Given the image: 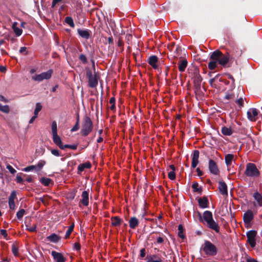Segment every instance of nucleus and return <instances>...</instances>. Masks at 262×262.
I'll return each instance as SVG.
<instances>
[{
    "mask_svg": "<svg viewBox=\"0 0 262 262\" xmlns=\"http://www.w3.org/2000/svg\"><path fill=\"white\" fill-rule=\"evenodd\" d=\"M210 59L216 60L218 64L224 68H229L231 66L233 61L231 60L227 52L224 54L219 50L213 52L209 57Z\"/></svg>",
    "mask_w": 262,
    "mask_h": 262,
    "instance_id": "1",
    "label": "nucleus"
},
{
    "mask_svg": "<svg viewBox=\"0 0 262 262\" xmlns=\"http://www.w3.org/2000/svg\"><path fill=\"white\" fill-rule=\"evenodd\" d=\"M198 214L200 222H202L203 219L206 222L209 228L214 230L216 233H219L220 226L218 223L213 220V215L211 211L208 210L204 211L203 216L200 212L198 211Z\"/></svg>",
    "mask_w": 262,
    "mask_h": 262,
    "instance_id": "2",
    "label": "nucleus"
},
{
    "mask_svg": "<svg viewBox=\"0 0 262 262\" xmlns=\"http://www.w3.org/2000/svg\"><path fill=\"white\" fill-rule=\"evenodd\" d=\"M202 249L205 254L209 256H215L217 253L216 247L211 242L207 240L204 241Z\"/></svg>",
    "mask_w": 262,
    "mask_h": 262,
    "instance_id": "3",
    "label": "nucleus"
},
{
    "mask_svg": "<svg viewBox=\"0 0 262 262\" xmlns=\"http://www.w3.org/2000/svg\"><path fill=\"white\" fill-rule=\"evenodd\" d=\"M192 79L193 80L194 90L195 93L201 91V84L202 81V78L200 74L199 69H194L193 72L191 74Z\"/></svg>",
    "mask_w": 262,
    "mask_h": 262,
    "instance_id": "4",
    "label": "nucleus"
},
{
    "mask_svg": "<svg viewBox=\"0 0 262 262\" xmlns=\"http://www.w3.org/2000/svg\"><path fill=\"white\" fill-rule=\"evenodd\" d=\"M93 128V123L90 117L85 116L83 119L82 128L80 134L82 136H87L92 131Z\"/></svg>",
    "mask_w": 262,
    "mask_h": 262,
    "instance_id": "5",
    "label": "nucleus"
},
{
    "mask_svg": "<svg viewBox=\"0 0 262 262\" xmlns=\"http://www.w3.org/2000/svg\"><path fill=\"white\" fill-rule=\"evenodd\" d=\"M245 174L247 177H257L259 176L260 172L255 164L249 163L246 165Z\"/></svg>",
    "mask_w": 262,
    "mask_h": 262,
    "instance_id": "6",
    "label": "nucleus"
},
{
    "mask_svg": "<svg viewBox=\"0 0 262 262\" xmlns=\"http://www.w3.org/2000/svg\"><path fill=\"white\" fill-rule=\"evenodd\" d=\"M86 75L89 79V86L92 88L96 87L98 85V80L99 78V76L97 75V73L95 72L93 75L92 71L88 70L86 71Z\"/></svg>",
    "mask_w": 262,
    "mask_h": 262,
    "instance_id": "7",
    "label": "nucleus"
},
{
    "mask_svg": "<svg viewBox=\"0 0 262 262\" xmlns=\"http://www.w3.org/2000/svg\"><path fill=\"white\" fill-rule=\"evenodd\" d=\"M52 74L53 70H49L40 74L33 75L31 78L34 81L40 82L45 79H49L51 77Z\"/></svg>",
    "mask_w": 262,
    "mask_h": 262,
    "instance_id": "8",
    "label": "nucleus"
},
{
    "mask_svg": "<svg viewBox=\"0 0 262 262\" xmlns=\"http://www.w3.org/2000/svg\"><path fill=\"white\" fill-rule=\"evenodd\" d=\"M257 232L256 230H250L246 233L247 237V243L249 244L252 248H254L256 246V236Z\"/></svg>",
    "mask_w": 262,
    "mask_h": 262,
    "instance_id": "9",
    "label": "nucleus"
},
{
    "mask_svg": "<svg viewBox=\"0 0 262 262\" xmlns=\"http://www.w3.org/2000/svg\"><path fill=\"white\" fill-rule=\"evenodd\" d=\"M208 169L210 172L214 175H219L220 173L216 163L212 159L209 160Z\"/></svg>",
    "mask_w": 262,
    "mask_h": 262,
    "instance_id": "10",
    "label": "nucleus"
},
{
    "mask_svg": "<svg viewBox=\"0 0 262 262\" xmlns=\"http://www.w3.org/2000/svg\"><path fill=\"white\" fill-rule=\"evenodd\" d=\"M81 204L84 206H88L89 204V194L88 190H84L82 192L81 199L79 201V206L81 207Z\"/></svg>",
    "mask_w": 262,
    "mask_h": 262,
    "instance_id": "11",
    "label": "nucleus"
},
{
    "mask_svg": "<svg viewBox=\"0 0 262 262\" xmlns=\"http://www.w3.org/2000/svg\"><path fill=\"white\" fill-rule=\"evenodd\" d=\"M232 61L238 58L242 54V51L238 48H233L230 52H227Z\"/></svg>",
    "mask_w": 262,
    "mask_h": 262,
    "instance_id": "12",
    "label": "nucleus"
},
{
    "mask_svg": "<svg viewBox=\"0 0 262 262\" xmlns=\"http://www.w3.org/2000/svg\"><path fill=\"white\" fill-rule=\"evenodd\" d=\"M254 214L251 210H247L243 215V221L245 224H249L253 220Z\"/></svg>",
    "mask_w": 262,
    "mask_h": 262,
    "instance_id": "13",
    "label": "nucleus"
},
{
    "mask_svg": "<svg viewBox=\"0 0 262 262\" xmlns=\"http://www.w3.org/2000/svg\"><path fill=\"white\" fill-rule=\"evenodd\" d=\"M247 114L249 120L252 121H256L258 115V111L255 108H252L247 112Z\"/></svg>",
    "mask_w": 262,
    "mask_h": 262,
    "instance_id": "14",
    "label": "nucleus"
},
{
    "mask_svg": "<svg viewBox=\"0 0 262 262\" xmlns=\"http://www.w3.org/2000/svg\"><path fill=\"white\" fill-rule=\"evenodd\" d=\"M199 155L200 152L198 150H195L193 151L191 163V167L192 168H195L199 163Z\"/></svg>",
    "mask_w": 262,
    "mask_h": 262,
    "instance_id": "15",
    "label": "nucleus"
},
{
    "mask_svg": "<svg viewBox=\"0 0 262 262\" xmlns=\"http://www.w3.org/2000/svg\"><path fill=\"white\" fill-rule=\"evenodd\" d=\"M77 32L81 37L85 39H88L91 35V31L89 29H78Z\"/></svg>",
    "mask_w": 262,
    "mask_h": 262,
    "instance_id": "16",
    "label": "nucleus"
},
{
    "mask_svg": "<svg viewBox=\"0 0 262 262\" xmlns=\"http://www.w3.org/2000/svg\"><path fill=\"white\" fill-rule=\"evenodd\" d=\"M16 198V194L15 191H13L9 197V206L10 209L15 210V205L14 200Z\"/></svg>",
    "mask_w": 262,
    "mask_h": 262,
    "instance_id": "17",
    "label": "nucleus"
},
{
    "mask_svg": "<svg viewBox=\"0 0 262 262\" xmlns=\"http://www.w3.org/2000/svg\"><path fill=\"white\" fill-rule=\"evenodd\" d=\"M67 188H68L69 191L67 193V200L68 201L73 200L77 192V187H73L72 188H69L68 186H67Z\"/></svg>",
    "mask_w": 262,
    "mask_h": 262,
    "instance_id": "18",
    "label": "nucleus"
},
{
    "mask_svg": "<svg viewBox=\"0 0 262 262\" xmlns=\"http://www.w3.org/2000/svg\"><path fill=\"white\" fill-rule=\"evenodd\" d=\"M218 188L223 195H228L227 186L225 182L219 181Z\"/></svg>",
    "mask_w": 262,
    "mask_h": 262,
    "instance_id": "19",
    "label": "nucleus"
},
{
    "mask_svg": "<svg viewBox=\"0 0 262 262\" xmlns=\"http://www.w3.org/2000/svg\"><path fill=\"white\" fill-rule=\"evenodd\" d=\"M199 206L201 208H206L209 207V202L207 196H204L198 199Z\"/></svg>",
    "mask_w": 262,
    "mask_h": 262,
    "instance_id": "20",
    "label": "nucleus"
},
{
    "mask_svg": "<svg viewBox=\"0 0 262 262\" xmlns=\"http://www.w3.org/2000/svg\"><path fill=\"white\" fill-rule=\"evenodd\" d=\"M159 59L156 55L150 56L148 59V63L154 69H157L158 67L157 63H158Z\"/></svg>",
    "mask_w": 262,
    "mask_h": 262,
    "instance_id": "21",
    "label": "nucleus"
},
{
    "mask_svg": "<svg viewBox=\"0 0 262 262\" xmlns=\"http://www.w3.org/2000/svg\"><path fill=\"white\" fill-rule=\"evenodd\" d=\"M52 136L54 143L61 149H64L66 145L64 146L62 144L60 137L57 134L53 135Z\"/></svg>",
    "mask_w": 262,
    "mask_h": 262,
    "instance_id": "22",
    "label": "nucleus"
},
{
    "mask_svg": "<svg viewBox=\"0 0 262 262\" xmlns=\"http://www.w3.org/2000/svg\"><path fill=\"white\" fill-rule=\"evenodd\" d=\"M111 220L112 221L111 224L114 227L120 226L123 221L121 218L117 216H112Z\"/></svg>",
    "mask_w": 262,
    "mask_h": 262,
    "instance_id": "23",
    "label": "nucleus"
},
{
    "mask_svg": "<svg viewBox=\"0 0 262 262\" xmlns=\"http://www.w3.org/2000/svg\"><path fill=\"white\" fill-rule=\"evenodd\" d=\"M52 255L57 262H64V258L61 253L53 251L52 252Z\"/></svg>",
    "mask_w": 262,
    "mask_h": 262,
    "instance_id": "24",
    "label": "nucleus"
},
{
    "mask_svg": "<svg viewBox=\"0 0 262 262\" xmlns=\"http://www.w3.org/2000/svg\"><path fill=\"white\" fill-rule=\"evenodd\" d=\"M129 226L132 229H135L139 225V222L136 217H132L129 220Z\"/></svg>",
    "mask_w": 262,
    "mask_h": 262,
    "instance_id": "25",
    "label": "nucleus"
},
{
    "mask_svg": "<svg viewBox=\"0 0 262 262\" xmlns=\"http://www.w3.org/2000/svg\"><path fill=\"white\" fill-rule=\"evenodd\" d=\"M187 66V61L186 59H183L180 60L178 63V69L181 72H183L185 70Z\"/></svg>",
    "mask_w": 262,
    "mask_h": 262,
    "instance_id": "26",
    "label": "nucleus"
},
{
    "mask_svg": "<svg viewBox=\"0 0 262 262\" xmlns=\"http://www.w3.org/2000/svg\"><path fill=\"white\" fill-rule=\"evenodd\" d=\"M92 165L90 162H88L83 164H80L78 166V171L80 172L83 171L85 168H90Z\"/></svg>",
    "mask_w": 262,
    "mask_h": 262,
    "instance_id": "27",
    "label": "nucleus"
},
{
    "mask_svg": "<svg viewBox=\"0 0 262 262\" xmlns=\"http://www.w3.org/2000/svg\"><path fill=\"white\" fill-rule=\"evenodd\" d=\"M234 155L233 154H228L225 156V161L227 166H229L231 165L232 161Z\"/></svg>",
    "mask_w": 262,
    "mask_h": 262,
    "instance_id": "28",
    "label": "nucleus"
},
{
    "mask_svg": "<svg viewBox=\"0 0 262 262\" xmlns=\"http://www.w3.org/2000/svg\"><path fill=\"white\" fill-rule=\"evenodd\" d=\"M221 132L224 136H231L233 133V130L231 128L224 126L222 127Z\"/></svg>",
    "mask_w": 262,
    "mask_h": 262,
    "instance_id": "29",
    "label": "nucleus"
},
{
    "mask_svg": "<svg viewBox=\"0 0 262 262\" xmlns=\"http://www.w3.org/2000/svg\"><path fill=\"white\" fill-rule=\"evenodd\" d=\"M253 198L257 201L259 206H262V195L258 192H255L253 194Z\"/></svg>",
    "mask_w": 262,
    "mask_h": 262,
    "instance_id": "30",
    "label": "nucleus"
},
{
    "mask_svg": "<svg viewBox=\"0 0 262 262\" xmlns=\"http://www.w3.org/2000/svg\"><path fill=\"white\" fill-rule=\"evenodd\" d=\"M40 182L45 186H49L51 184L52 185V180L48 178H41L40 180Z\"/></svg>",
    "mask_w": 262,
    "mask_h": 262,
    "instance_id": "31",
    "label": "nucleus"
},
{
    "mask_svg": "<svg viewBox=\"0 0 262 262\" xmlns=\"http://www.w3.org/2000/svg\"><path fill=\"white\" fill-rule=\"evenodd\" d=\"M17 23L16 22H14L12 25V29L15 33L16 35L17 36H20L22 34V30L17 27Z\"/></svg>",
    "mask_w": 262,
    "mask_h": 262,
    "instance_id": "32",
    "label": "nucleus"
},
{
    "mask_svg": "<svg viewBox=\"0 0 262 262\" xmlns=\"http://www.w3.org/2000/svg\"><path fill=\"white\" fill-rule=\"evenodd\" d=\"M208 63V69L210 70H214L217 66V61L216 60L211 59Z\"/></svg>",
    "mask_w": 262,
    "mask_h": 262,
    "instance_id": "33",
    "label": "nucleus"
},
{
    "mask_svg": "<svg viewBox=\"0 0 262 262\" xmlns=\"http://www.w3.org/2000/svg\"><path fill=\"white\" fill-rule=\"evenodd\" d=\"M192 188L193 189V191L195 192H198L201 194L202 192V188L201 187L199 188V184L197 182H193L192 185Z\"/></svg>",
    "mask_w": 262,
    "mask_h": 262,
    "instance_id": "34",
    "label": "nucleus"
},
{
    "mask_svg": "<svg viewBox=\"0 0 262 262\" xmlns=\"http://www.w3.org/2000/svg\"><path fill=\"white\" fill-rule=\"evenodd\" d=\"M184 229L183 228V226L181 224H180L179 226H178V236L182 238V239H184L185 238V234L183 233L184 232Z\"/></svg>",
    "mask_w": 262,
    "mask_h": 262,
    "instance_id": "35",
    "label": "nucleus"
},
{
    "mask_svg": "<svg viewBox=\"0 0 262 262\" xmlns=\"http://www.w3.org/2000/svg\"><path fill=\"white\" fill-rule=\"evenodd\" d=\"M67 25L71 28L74 29L75 27V24L74 22L73 18L71 16H67Z\"/></svg>",
    "mask_w": 262,
    "mask_h": 262,
    "instance_id": "36",
    "label": "nucleus"
},
{
    "mask_svg": "<svg viewBox=\"0 0 262 262\" xmlns=\"http://www.w3.org/2000/svg\"><path fill=\"white\" fill-rule=\"evenodd\" d=\"M47 239H48V241L51 242L56 243L58 241L59 237L56 234H52L50 236H48Z\"/></svg>",
    "mask_w": 262,
    "mask_h": 262,
    "instance_id": "37",
    "label": "nucleus"
},
{
    "mask_svg": "<svg viewBox=\"0 0 262 262\" xmlns=\"http://www.w3.org/2000/svg\"><path fill=\"white\" fill-rule=\"evenodd\" d=\"M0 111L3 113L8 114L10 112L9 106L8 105H3L0 103Z\"/></svg>",
    "mask_w": 262,
    "mask_h": 262,
    "instance_id": "38",
    "label": "nucleus"
},
{
    "mask_svg": "<svg viewBox=\"0 0 262 262\" xmlns=\"http://www.w3.org/2000/svg\"><path fill=\"white\" fill-rule=\"evenodd\" d=\"M74 226L75 224L74 222H72L71 224L69 226L68 230H67V238L69 237L71 233L73 231Z\"/></svg>",
    "mask_w": 262,
    "mask_h": 262,
    "instance_id": "39",
    "label": "nucleus"
},
{
    "mask_svg": "<svg viewBox=\"0 0 262 262\" xmlns=\"http://www.w3.org/2000/svg\"><path fill=\"white\" fill-rule=\"evenodd\" d=\"M41 108H42L41 104L39 102L37 103L35 105V108L34 110V114L35 116H38V113L41 111Z\"/></svg>",
    "mask_w": 262,
    "mask_h": 262,
    "instance_id": "40",
    "label": "nucleus"
},
{
    "mask_svg": "<svg viewBox=\"0 0 262 262\" xmlns=\"http://www.w3.org/2000/svg\"><path fill=\"white\" fill-rule=\"evenodd\" d=\"M228 78L232 80V83L230 85V89L231 91L233 90L235 88V79L234 77L230 74H228Z\"/></svg>",
    "mask_w": 262,
    "mask_h": 262,
    "instance_id": "41",
    "label": "nucleus"
},
{
    "mask_svg": "<svg viewBox=\"0 0 262 262\" xmlns=\"http://www.w3.org/2000/svg\"><path fill=\"white\" fill-rule=\"evenodd\" d=\"M26 226L27 227V230H28L29 231L32 232L36 231V226L35 224L31 225L28 224H26Z\"/></svg>",
    "mask_w": 262,
    "mask_h": 262,
    "instance_id": "42",
    "label": "nucleus"
},
{
    "mask_svg": "<svg viewBox=\"0 0 262 262\" xmlns=\"http://www.w3.org/2000/svg\"><path fill=\"white\" fill-rule=\"evenodd\" d=\"M25 212L26 211L24 209L19 210L16 213L17 219L19 220H21L25 213Z\"/></svg>",
    "mask_w": 262,
    "mask_h": 262,
    "instance_id": "43",
    "label": "nucleus"
},
{
    "mask_svg": "<svg viewBox=\"0 0 262 262\" xmlns=\"http://www.w3.org/2000/svg\"><path fill=\"white\" fill-rule=\"evenodd\" d=\"M52 135L57 134V123L56 121H53L52 123Z\"/></svg>",
    "mask_w": 262,
    "mask_h": 262,
    "instance_id": "44",
    "label": "nucleus"
},
{
    "mask_svg": "<svg viewBox=\"0 0 262 262\" xmlns=\"http://www.w3.org/2000/svg\"><path fill=\"white\" fill-rule=\"evenodd\" d=\"M12 252L13 254L14 255V256H17L18 255V248L14 244H13L12 246Z\"/></svg>",
    "mask_w": 262,
    "mask_h": 262,
    "instance_id": "45",
    "label": "nucleus"
},
{
    "mask_svg": "<svg viewBox=\"0 0 262 262\" xmlns=\"http://www.w3.org/2000/svg\"><path fill=\"white\" fill-rule=\"evenodd\" d=\"M79 116H78L76 123L75 124V125L73 126V127L71 129V132H73L76 131V130H77L79 129Z\"/></svg>",
    "mask_w": 262,
    "mask_h": 262,
    "instance_id": "46",
    "label": "nucleus"
},
{
    "mask_svg": "<svg viewBox=\"0 0 262 262\" xmlns=\"http://www.w3.org/2000/svg\"><path fill=\"white\" fill-rule=\"evenodd\" d=\"M79 59L83 63L85 64L88 62L87 58L84 54H80Z\"/></svg>",
    "mask_w": 262,
    "mask_h": 262,
    "instance_id": "47",
    "label": "nucleus"
},
{
    "mask_svg": "<svg viewBox=\"0 0 262 262\" xmlns=\"http://www.w3.org/2000/svg\"><path fill=\"white\" fill-rule=\"evenodd\" d=\"M36 168V166L35 165H31V166L26 167V168H25L23 169V170L24 171L28 172V171H30L31 170L35 169Z\"/></svg>",
    "mask_w": 262,
    "mask_h": 262,
    "instance_id": "48",
    "label": "nucleus"
},
{
    "mask_svg": "<svg viewBox=\"0 0 262 262\" xmlns=\"http://www.w3.org/2000/svg\"><path fill=\"white\" fill-rule=\"evenodd\" d=\"M168 177L169 179L173 180L176 178V174L174 171H170L168 173Z\"/></svg>",
    "mask_w": 262,
    "mask_h": 262,
    "instance_id": "49",
    "label": "nucleus"
},
{
    "mask_svg": "<svg viewBox=\"0 0 262 262\" xmlns=\"http://www.w3.org/2000/svg\"><path fill=\"white\" fill-rule=\"evenodd\" d=\"M215 82V78H211L209 80V83L211 86L213 88H216V85L214 83Z\"/></svg>",
    "mask_w": 262,
    "mask_h": 262,
    "instance_id": "50",
    "label": "nucleus"
},
{
    "mask_svg": "<svg viewBox=\"0 0 262 262\" xmlns=\"http://www.w3.org/2000/svg\"><path fill=\"white\" fill-rule=\"evenodd\" d=\"M235 102L239 105L240 107H243L244 105V99L243 98H239V99H237Z\"/></svg>",
    "mask_w": 262,
    "mask_h": 262,
    "instance_id": "51",
    "label": "nucleus"
},
{
    "mask_svg": "<svg viewBox=\"0 0 262 262\" xmlns=\"http://www.w3.org/2000/svg\"><path fill=\"white\" fill-rule=\"evenodd\" d=\"M6 168L12 174H14L16 172V170L9 164L7 165Z\"/></svg>",
    "mask_w": 262,
    "mask_h": 262,
    "instance_id": "52",
    "label": "nucleus"
},
{
    "mask_svg": "<svg viewBox=\"0 0 262 262\" xmlns=\"http://www.w3.org/2000/svg\"><path fill=\"white\" fill-rule=\"evenodd\" d=\"M234 97V95L232 93H228V94H227L225 97H224V99H226V100H230V99H233Z\"/></svg>",
    "mask_w": 262,
    "mask_h": 262,
    "instance_id": "53",
    "label": "nucleus"
},
{
    "mask_svg": "<svg viewBox=\"0 0 262 262\" xmlns=\"http://www.w3.org/2000/svg\"><path fill=\"white\" fill-rule=\"evenodd\" d=\"M164 242V238L163 237L159 236L157 238V241L155 242V244H160Z\"/></svg>",
    "mask_w": 262,
    "mask_h": 262,
    "instance_id": "54",
    "label": "nucleus"
},
{
    "mask_svg": "<svg viewBox=\"0 0 262 262\" xmlns=\"http://www.w3.org/2000/svg\"><path fill=\"white\" fill-rule=\"evenodd\" d=\"M16 182L18 183H23V182L24 181L23 178L19 174H17L16 177Z\"/></svg>",
    "mask_w": 262,
    "mask_h": 262,
    "instance_id": "55",
    "label": "nucleus"
},
{
    "mask_svg": "<svg viewBox=\"0 0 262 262\" xmlns=\"http://www.w3.org/2000/svg\"><path fill=\"white\" fill-rule=\"evenodd\" d=\"M45 164V161H40L37 164L36 168L37 167L38 169H40L42 168V167L43 166V165Z\"/></svg>",
    "mask_w": 262,
    "mask_h": 262,
    "instance_id": "56",
    "label": "nucleus"
},
{
    "mask_svg": "<svg viewBox=\"0 0 262 262\" xmlns=\"http://www.w3.org/2000/svg\"><path fill=\"white\" fill-rule=\"evenodd\" d=\"M182 49H181V48L180 46H178L174 51V53L176 54V55H180V52L181 51Z\"/></svg>",
    "mask_w": 262,
    "mask_h": 262,
    "instance_id": "57",
    "label": "nucleus"
},
{
    "mask_svg": "<svg viewBox=\"0 0 262 262\" xmlns=\"http://www.w3.org/2000/svg\"><path fill=\"white\" fill-rule=\"evenodd\" d=\"M77 148V144L70 145L67 144V148H70L73 150L76 149Z\"/></svg>",
    "mask_w": 262,
    "mask_h": 262,
    "instance_id": "58",
    "label": "nucleus"
},
{
    "mask_svg": "<svg viewBox=\"0 0 262 262\" xmlns=\"http://www.w3.org/2000/svg\"><path fill=\"white\" fill-rule=\"evenodd\" d=\"M81 246L79 243H75L73 245V248L76 250H79L80 249Z\"/></svg>",
    "mask_w": 262,
    "mask_h": 262,
    "instance_id": "59",
    "label": "nucleus"
},
{
    "mask_svg": "<svg viewBox=\"0 0 262 262\" xmlns=\"http://www.w3.org/2000/svg\"><path fill=\"white\" fill-rule=\"evenodd\" d=\"M62 0H52V7L54 8L57 4H59Z\"/></svg>",
    "mask_w": 262,
    "mask_h": 262,
    "instance_id": "60",
    "label": "nucleus"
},
{
    "mask_svg": "<svg viewBox=\"0 0 262 262\" xmlns=\"http://www.w3.org/2000/svg\"><path fill=\"white\" fill-rule=\"evenodd\" d=\"M79 0H67V3L70 4L75 6L78 2Z\"/></svg>",
    "mask_w": 262,
    "mask_h": 262,
    "instance_id": "61",
    "label": "nucleus"
},
{
    "mask_svg": "<svg viewBox=\"0 0 262 262\" xmlns=\"http://www.w3.org/2000/svg\"><path fill=\"white\" fill-rule=\"evenodd\" d=\"M140 256L141 257H144L145 255H146V251H145V248H142L140 250Z\"/></svg>",
    "mask_w": 262,
    "mask_h": 262,
    "instance_id": "62",
    "label": "nucleus"
},
{
    "mask_svg": "<svg viewBox=\"0 0 262 262\" xmlns=\"http://www.w3.org/2000/svg\"><path fill=\"white\" fill-rule=\"evenodd\" d=\"M146 262H152L155 259H152L151 254L147 255L146 257Z\"/></svg>",
    "mask_w": 262,
    "mask_h": 262,
    "instance_id": "63",
    "label": "nucleus"
},
{
    "mask_svg": "<svg viewBox=\"0 0 262 262\" xmlns=\"http://www.w3.org/2000/svg\"><path fill=\"white\" fill-rule=\"evenodd\" d=\"M246 261L247 262H258L257 260L251 257L247 258Z\"/></svg>",
    "mask_w": 262,
    "mask_h": 262,
    "instance_id": "64",
    "label": "nucleus"
}]
</instances>
